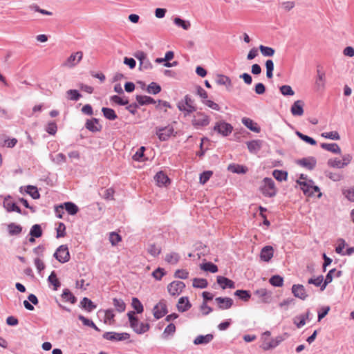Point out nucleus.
Returning a JSON list of instances; mask_svg holds the SVG:
<instances>
[{
  "instance_id": "obj_1",
  "label": "nucleus",
  "mask_w": 354,
  "mask_h": 354,
  "mask_svg": "<svg viewBox=\"0 0 354 354\" xmlns=\"http://www.w3.org/2000/svg\"><path fill=\"white\" fill-rule=\"evenodd\" d=\"M177 107L179 111L183 112L185 117L189 116L191 113L196 111L194 100L189 95H185L183 99L178 102Z\"/></svg>"
},
{
  "instance_id": "obj_2",
  "label": "nucleus",
  "mask_w": 354,
  "mask_h": 354,
  "mask_svg": "<svg viewBox=\"0 0 354 354\" xmlns=\"http://www.w3.org/2000/svg\"><path fill=\"white\" fill-rule=\"evenodd\" d=\"M259 189L264 196L268 198L275 196L277 193L274 180L268 177H266L263 179Z\"/></svg>"
},
{
  "instance_id": "obj_3",
  "label": "nucleus",
  "mask_w": 354,
  "mask_h": 354,
  "mask_svg": "<svg viewBox=\"0 0 354 354\" xmlns=\"http://www.w3.org/2000/svg\"><path fill=\"white\" fill-rule=\"evenodd\" d=\"M156 134L158 139L163 142L168 140L171 136H176V132L171 124L165 127H156Z\"/></svg>"
},
{
  "instance_id": "obj_4",
  "label": "nucleus",
  "mask_w": 354,
  "mask_h": 354,
  "mask_svg": "<svg viewBox=\"0 0 354 354\" xmlns=\"http://www.w3.org/2000/svg\"><path fill=\"white\" fill-rule=\"evenodd\" d=\"M209 122V116L201 111L196 112L192 120V124L196 129L207 127Z\"/></svg>"
},
{
  "instance_id": "obj_5",
  "label": "nucleus",
  "mask_w": 354,
  "mask_h": 354,
  "mask_svg": "<svg viewBox=\"0 0 354 354\" xmlns=\"http://www.w3.org/2000/svg\"><path fill=\"white\" fill-rule=\"evenodd\" d=\"M53 257L61 263L68 262L71 256L67 245H61L59 246L53 254Z\"/></svg>"
},
{
  "instance_id": "obj_6",
  "label": "nucleus",
  "mask_w": 354,
  "mask_h": 354,
  "mask_svg": "<svg viewBox=\"0 0 354 354\" xmlns=\"http://www.w3.org/2000/svg\"><path fill=\"white\" fill-rule=\"evenodd\" d=\"M213 130L223 137L228 136L233 131V127L231 124L221 120L215 123Z\"/></svg>"
},
{
  "instance_id": "obj_7",
  "label": "nucleus",
  "mask_w": 354,
  "mask_h": 354,
  "mask_svg": "<svg viewBox=\"0 0 354 354\" xmlns=\"http://www.w3.org/2000/svg\"><path fill=\"white\" fill-rule=\"evenodd\" d=\"M102 337L104 339L112 342H120L127 340L130 338V334L128 333H117L113 331L105 332Z\"/></svg>"
},
{
  "instance_id": "obj_8",
  "label": "nucleus",
  "mask_w": 354,
  "mask_h": 354,
  "mask_svg": "<svg viewBox=\"0 0 354 354\" xmlns=\"http://www.w3.org/2000/svg\"><path fill=\"white\" fill-rule=\"evenodd\" d=\"M168 313L167 301L164 299L155 305L153 309V316L156 319H160Z\"/></svg>"
},
{
  "instance_id": "obj_9",
  "label": "nucleus",
  "mask_w": 354,
  "mask_h": 354,
  "mask_svg": "<svg viewBox=\"0 0 354 354\" xmlns=\"http://www.w3.org/2000/svg\"><path fill=\"white\" fill-rule=\"evenodd\" d=\"M185 288V283L180 281H174L168 284V292L173 297L178 296Z\"/></svg>"
},
{
  "instance_id": "obj_10",
  "label": "nucleus",
  "mask_w": 354,
  "mask_h": 354,
  "mask_svg": "<svg viewBox=\"0 0 354 354\" xmlns=\"http://www.w3.org/2000/svg\"><path fill=\"white\" fill-rule=\"evenodd\" d=\"M297 164L308 170H313L317 165V159L314 156H308L297 160Z\"/></svg>"
},
{
  "instance_id": "obj_11",
  "label": "nucleus",
  "mask_w": 354,
  "mask_h": 354,
  "mask_svg": "<svg viewBox=\"0 0 354 354\" xmlns=\"http://www.w3.org/2000/svg\"><path fill=\"white\" fill-rule=\"evenodd\" d=\"M3 206L8 212H16L17 213H21V208L12 200V197L10 195L4 197Z\"/></svg>"
},
{
  "instance_id": "obj_12",
  "label": "nucleus",
  "mask_w": 354,
  "mask_h": 354,
  "mask_svg": "<svg viewBox=\"0 0 354 354\" xmlns=\"http://www.w3.org/2000/svg\"><path fill=\"white\" fill-rule=\"evenodd\" d=\"M297 183L300 185L301 189L304 192V195L310 197L313 196V192H310L312 187L315 185L313 180L308 179L304 181L297 180Z\"/></svg>"
},
{
  "instance_id": "obj_13",
  "label": "nucleus",
  "mask_w": 354,
  "mask_h": 354,
  "mask_svg": "<svg viewBox=\"0 0 354 354\" xmlns=\"http://www.w3.org/2000/svg\"><path fill=\"white\" fill-rule=\"evenodd\" d=\"M254 294L260 299L261 303L270 304L272 301V292L266 288L258 289Z\"/></svg>"
},
{
  "instance_id": "obj_14",
  "label": "nucleus",
  "mask_w": 354,
  "mask_h": 354,
  "mask_svg": "<svg viewBox=\"0 0 354 354\" xmlns=\"http://www.w3.org/2000/svg\"><path fill=\"white\" fill-rule=\"evenodd\" d=\"M85 127L92 133L99 132L102 129V125L99 124V120L95 118L87 119L85 123Z\"/></svg>"
},
{
  "instance_id": "obj_15",
  "label": "nucleus",
  "mask_w": 354,
  "mask_h": 354,
  "mask_svg": "<svg viewBox=\"0 0 354 354\" xmlns=\"http://www.w3.org/2000/svg\"><path fill=\"white\" fill-rule=\"evenodd\" d=\"M82 53L77 51L75 53L71 54L66 61L63 64V66L68 67H73L77 65L82 59Z\"/></svg>"
},
{
  "instance_id": "obj_16",
  "label": "nucleus",
  "mask_w": 354,
  "mask_h": 354,
  "mask_svg": "<svg viewBox=\"0 0 354 354\" xmlns=\"http://www.w3.org/2000/svg\"><path fill=\"white\" fill-rule=\"evenodd\" d=\"M292 292L295 297L301 300H305L308 297L304 286L301 284H294L292 286Z\"/></svg>"
},
{
  "instance_id": "obj_17",
  "label": "nucleus",
  "mask_w": 354,
  "mask_h": 354,
  "mask_svg": "<svg viewBox=\"0 0 354 354\" xmlns=\"http://www.w3.org/2000/svg\"><path fill=\"white\" fill-rule=\"evenodd\" d=\"M216 282L223 290L226 288L233 289L235 288V283L224 276H217Z\"/></svg>"
},
{
  "instance_id": "obj_18",
  "label": "nucleus",
  "mask_w": 354,
  "mask_h": 354,
  "mask_svg": "<svg viewBox=\"0 0 354 354\" xmlns=\"http://www.w3.org/2000/svg\"><path fill=\"white\" fill-rule=\"evenodd\" d=\"M218 304V307L221 310H226L230 308L233 305V299L230 297H218L215 299Z\"/></svg>"
},
{
  "instance_id": "obj_19",
  "label": "nucleus",
  "mask_w": 354,
  "mask_h": 354,
  "mask_svg": "<svg viewBox=\"0 0 354 354\" xmlns=\"http://www.w3.org/2000/svg\"><path fill=\"white\" fill-rule=\"evenodd\" d=\"M274 255V249L271 245L264 246L260 252V258L265 262H268Z\"/></svg>"
},
{
  "instance_id": "obj_20",
  "label": "nucleus",
  "mask_w": 354,
  "mask_h": 354,
  "mask_svg": "<svg viewBox=\"0 0 354 354\" xmlns=\"http://www.w3.org/2000/svg\"><path fill=\"white\" fill-rule=\"evenodd\" d=\"M304 102L302 100H298L295 101L291 108L290 112L294 116H301L304 114Z\"/></svg>"
},
{
  "instance_id": "obj_21",
  "label": "nucleus",
  "mask_w": 354,
  "mask_h": 354,
  "mask_svg": "<svg viewBox=\"0 0 354 354\" xmlns=\"http://www.w3.org/2000/svg\"><path fill=\"white\" fill-rule=\"evenodd\" d=\"M246 145L250 153L257 154L262 147V140H252L246 142Z\"/></svg>"
},
{
  "instance_id": "obj_22",
  "label": "nucleus",
  "mask_w": 354,
  "mask_h": 354,
  "mask_svg": "<svg viewBox=\"0 0 354 354\" xmlns=\"http://www.w3.org/2000/svg\"><path fill=\"white\" fill-rule=\"evenodd\" d=\"M79 306L82 309H83L88 313L93 311L97 308V305L95 304L88 297H83V299L80 301Z\"/></svg>"
},
{
  "instance_id": "obj_23",
  "label": "nucleus",
  "mask_w": 354,
  "mask_h": 354,
  "mask_svg": "<svg viewBox=\"0 0 354 354\" xmlns=\"http://www.w3.org/2000/svg\"><path fill=\"white\" fill-rule=\"evenodd\" d=\"M192 307V304L187 297H181L178 299L177 308L179 312L184 313L187 311Z\"/></svg>"
},
{
  "instance_id": "obj_24",
  "label": "nucleus",
  "mask_w": 354,
  "mask_h": 354,
  "mask_svg": "<svg viewBox=\"0 0 354 354\" xmlns=\"http://www.w3.org/2000/svg\"><path fill=\"white\" fill-rule=\"evenodd\" d=\"M285 339L281 335H279L276 337L274 339H272L270 341L268 342L263 343V348L264 350H270L276 348L278 345L280 344Z\"/></svg>"
},
{
  "instance_id": "obj_25",
  "label": "nucleus",
  "mask_w": 354,
  "mask_h": 354,
  "mask_svg": "<svg viewBox=\"0 0 354 354\" xmlns=\"http://www.w3.org/2000/svg\"><path fill=\"white\" fill-rule=\"evenodd\" d=\"M242 123L250 131L254 132V133H259L260 132V127L258 126V124L254 122L252 120H251L249 118H243Z\"/></svg>"
},
{
  "instance_id": "obj_26",
  "label": "nucleus",
  "mask_w": 354,
  "mask_h": 354,
  "mask_svg": "<svg viewBox=\"0 0 354 354\" xmlns=\"http://www.w3.org/2000/svg\"><path fill=\"white\" fill-rule=\"evenodd\" d=\"M137 104L140 106H145L151 104H155L156 101L148 95H137L136 96Z\"/></svg>"
},
{
  "instance_id": "obj_27",
  "label": "nucleus",
  "mask_w": 354,
  "mask_h": 354,
  "mask_svg": "<svg viewBox=\"0 0 354 354\" xmlns=\"http://www.w3.org/2000/svg\"><path fill=\"white\" fill-rule=\"evenodd\" d=\"M154 178L159 186H166L170 183V179L162 171L157 172Z\"/></svg>"
},
{
  "instance_id": "obj_28",
  "label": "nucleus",
  "mask_w": 354,
  "mask_h": 354,
  "mask_svg": "<svg viewBox=\"0 0 354 354\" xmlns=\"http://www.w3.org/2000/svg\"><path fill=\"white\" fill-rule=\"evenodd\" d=\"M214 339V335L212 334H207L205 335H198L194 339L193 343L195 345L200 344H207Z\"/></svg>"
},
{
  "instance_id": "obj_29",
  "label": "nucleus",
  "mask_w": 354,
  "mask_h": 354,
  "mask_svg": "<svg viewBox=\"0 0 354 354\" xmlns=\"http://www.w3.org/2000/svg\"><path fill=\"white\" fill-rule=\"evenodd\" d=\"M64 209L71 216L75 215L79 212V207L73 202L68 201L62 204Z\"/></svg>"
},
{
  "instance_id": "obj_30",
  "label": "nucleus",
  "mask_w": 354,
  "mask_h": 354,
  "mask_svg": "<svg viewBox=\"0 0 354 354\" xmlns=\"http://www.w3.org/2000/svg\"><path fill=\"white\" fill-rule=\"evenodd\" d=\"M8 232L10 236H17L20 234L23 230L21 225L15 223H10L7 225Z\"/></svg>"
},
{
  "instance_id": "obj_31",
  "label": "nucleus",
  "mask_w": 354,
  "mask_h": 354,
  "mask_svg": "<svg viewBox=\"0 0 354 354\" xmlns=\"http://www.w3.org/2000/svg\"><path fill=\"white\" fill-rule=\"evenodd\" d=\"M228 170L234 174H244L248 171V169L245 165L233 163L228 166Z\"/></svg>"
},
{
  "instance_id": "obj_32",
  "label": "nucleus",
  "mask_w": 354,
  "mask_h": 354,
  "mask_svg": "<svg viewBox=\"0 0 354 354\" xmlns=\"http://www.w3.org/2000/svg\"><path fill=\"white\" fill-rule=\"evenodd\" d=\"M61 297L62 299L66 302H69L72 304H75L77 302V298L68 288L63 290Z\"/></svg>"
},
{
  "instance_id": "obj_33",
  "label": "nucleus",
  "mask_w": 354,
  "mask_h": 354,
  "mask_svg": "<svg viewBox=\"0 0 354 354\" xmlns=\"http://www.w3.org/2000/svg\"><path fill=\"white\" fill-rule=\"evenodd\" d=\"M147 251L153 257H157L161 253L162 248L154 243H149Z\"/></svg>"
},
{
  "instance_id": "obj_34",
  "label": "nucleus",
  "mask_w": 354,
  "mask_h": 354,
  "mask_svg": "<svg viewBox=\"0 0 354 354\" xmlns=\"http://www.w3.org/2000/svg\"><path fill=\"white\" fill-rule=\"evenodd\" d=\"M321 147L335 154L341 153V149L337 143H322Z\"/></svg>"
},
{
  "instance_id": "obj_35",
  "label": "nucleus",
  "mask_w": 354,
  "mask_h": 354,
  "mask_svg": "<svg viewBox=\"0 0 354 354\" xmlns=\"http://www.w3.org/2000/svg\"><path fill=\"white\" fill-rule=\"evenodd\" d=\"M102 113L103 116L109 120H115L118 118L115 111L111 108L102 107Z\"/></svg>"
},
{
  "instance_id": "obj_36",
  "label": "nucleus",
  "mask_w": 354,
  "mask_h": 354,
  "mask_svg": "<svg viewBox=\"0 0 354 354\" xmlns=\"http://www.w3.org/2000/svg\"><path fill=\"white\" fill-rule=\"evenodd\" d=\"M48 282L53 286V290H57L61 286V283L57 277V274L55 270H53L50 274L48 277Z\"/></svg>"
},
{
  "instance_id": "obj_37",
  "label": "nucleus",
  "mask_w": 354,
  "mask_h": 354,
  "mask_svg": "<svg viewBox=\"0 0 354 354\" xmlns=\"http://www.w3.org/2000/svg\"><path fill=\"white\" fill-rule=\"evenodd\" d=\"M180 259V256L178 253L172 252L169 254H166L165 260L169 264L175 265L177 264L178 262Z\"/></svg>"
},
{
  "instance_id": "obj_38",
  "label": "nucleus",
  "mask_w": 354,
  "mask_h": 354,
  "mask_svg": "<svg viewBox=\"0 0 354 354\" xmlns=\"http://www.w3.org/2000/svg\"><path fill=\"white\" fill-rule=\"evenodd\" d=\"M216 82L218 85H224L227 88L232 86V81L230 78L224 75H218L216 77Z\"/></svg>"
},
{
  "instance_id": "obj_39",
  "label": "nucleus",
  "mask_w": 354,
  "mask_h": 354,
  "mask_svg": "<svg viewBox=\"0 0 354 354\" xmlns=\"http://www.w3.org/2000/svg\"><path fill=\"white\" fill-rule=\"evenodd\" d=\"M317 77L315 81V85L317 89H324L325 88V73L321 72L319 69L317 71Z\"/></svg>"
},
{
  "instance_id": "obj_40",
  "label": "nucleus",
  "mask_w": 354,
  "mask_h": 354,
  "mask_svg": "<svg viewBox=\"0 0 354 354\" xmlns=\"http://www.w3.org/2000/svg\"><path fill=\"white\" fill-rule=\"evenodd\" d=\"M234 295L243 301H248L251 298L250 292L246 290H237Z\"/></svg>"
},
{
  "instance_id": "obj_41",
  "label": "nucleus",
  "mask_w": 354,
  "mask_h": 354,
  "mask_svg": "<svg viewBox=\"0 0 354 354\" xmlns=\"http://www.w3.org/2000/svg\"><path fill=\"white\" fill-rule=\"evenodd\" d=\"M174 23L178 27H181L183 30H187L191 27V24L189 21L181 19L179 17H175Z\"/></svg>"
},
{
  "instance_id": "obj_42",
  "label": "nucleus",
  "mask_w": 354,
  "mask_h": 354,
  "mask_svg": "<svg viewBox=\"0 0 354 354\" xmlns=\"http://www.w3.org/2000/svg\"><path fill=\"white\" fill-rule=\"evenodd\" d=\"M201 268L204 271L211 273H216L218 270L217 266L210 261L201 264Z\"/></svg>"
},
{
  "instance_id": "obj_43",
  "label": "nucleus",
  "mask_w": 354,
  "mask_h": 354,
  "mask_svg": "<svg viewBox=\"0 0 354 354\" xmlns=\"http://www.w3.org/2000/svg\"><path fill=\"white\" fill-rule=\"evenodd\" d=\"M113 305L120 313H123L126 309V304L122 299L113 298Z\"/></svg>"
},
{
  "instance_id": "obj_44",
  "label": "nucleus",
  "mask_w": 354,
  "mask_h": 354,
  "mask_svg": "<svg viewBox=\"0 0 354 354\" xmlns=\"http://www.w3.org/2000/svg\"><path fill=\"white\" fill-rule=\"evenodd\" d=\"M26 192L30 195L33 199H39L40 194L37 187L33 185H27L26 187Z\"/></svg>"
},
{
  "instance_id": "obj_45",
  "label": "nucleus",
  "mask_w": 354,
  "mask_h": 354,
  "mask_svg": "<svg viewBox=\"0 0 354 354\" xmlns=\"http://www.w3.org/2000/svg\"><path fill=\"white\" fill-rule=\"evenodd\" d=\"M110 101L113 103L116 104L119 106H125L128 105L129 100L127 98H124L118 95H114L110 97Z\"/></svg>"
},
{
  "instance_id": "obj_46",
  "label": "nucleus",
  "mask_w": 354,
  "mask_h": 354,
  "mask_svg": "<svg viewBox=\"0 0 354 354\" xmlns=\"http://www.w3.org/2000/svg\"><path fill=\"white\" fill-rule=\"evenodd\" d=\"M78 319L80 320L84 326L91 327L96 331H100V329L95 325V324L91 319H89L82 315H80L78 316Z\"/></svg>"
},
{
  "instance_id": "obj_47",
  "label": "nucleus",
  "mask_w": 354,
  "mask_h": 354,
  "mask_svg": "<svg viewBox=\"0 0 354 354\" xmlns=\"http://www.w3.org/2000/svg\"><path fill=\"white\" fill-rule=\"evenodd\" d=\"M43 231L39 224L33 225L29 232V235L33 237L39 238L42 236Z\"/></svg>"
},
{
  "instance_id": "obj_48",
  "label": "nucleus",
  "mask_w": 354,
  "mask_h": 354,
  "mask_svg": "<svg viewBox=\"0 0 354 354\" xmlns=\"http://www.w3.org/2000/svg\"><path fill=\"white\" fill-rule=\"evenodd\" d=\"M272 176L277 180L282 182L287 180L288 172L283 170L275 169L272 171Z\"/></svg>"
},
{
  "instance_id": "obj_49",
  "label": "nucleus",
  "mask_w": 354,
  "mask_h": 354,
  "mask_svg": "<svg viewBox=\"0 0 354 354\" xmlns=\"http://www.w3.org/2000/svg\"><path fill=\"white\" fill-rule=\"evenodd\" d=\"M269 282L274 287H281L283 284V278L279 274H275L270 278Z\"/></svg>"
},
{
  "instance_id": "obj_50",
  "label": "nucleus",
  "mask_w": 354,
  "mask_h": 354,
  "mask_svg": "<svg viewBox=\"0 0 354 354\" xmlns=\"http://www.w3.org/2000/svg\"><path fill=\"white\" fill-rule=\"evenodd\" d=\"M147 92L149 94L156 95L161 91V86L156 82H151L147 87Z\"/></svg>"
},
{
  "instance_id": "obj_51",
  "label": "nucleus",
  "mask_w": 354,
  "mask_h": 354,
  "mask_svg": "<svg viewBox=\"0 0 354 354\" xmlns=\"http://www.w3.org/2000/svg\"><path fill=\"white\" fill-rule=\"evenodd\" d=\"M67 98L69 100L77 101L82 97V94L78 90L70 89L66 91Z\"/></svg>"
},
{
  "instance_id": "obj_52",
  "label": "nucleus",
  "mask_w": 354,
  "mask_h": 354,
  "mask_svg": "<svg viewBox=\"0 0 354 354\" xmlns=\"http://www.w3.org/2000/svg\"><path fill=\"white\" fill-rule=\"evenodd\" d=\"M131 306L137 314H140L144 310V307L141 301L137 297H133Z\"/></svg>"
},
{
  "instance_id": "obj_53",
  "label": "nucleus",
  "mask_w": 354,
  "mask_h": 354,
  "mask_svg": "<svg viewBox=\"0 0 354 354\" xmlns=\"http://www.w3.org/2000/svg\"><path fill=\"white\" fill-rule=\"evenodd\" d=\"M335 272H336V269L333 268V269L330 270L329 272L326 274L324 281V283L321 286V290H324L326 288V287L327 286V285L333 281V273H335Z\"/></svg>"
},
{
  "instance_id": "obj_54",
  "label": "nucleus",
  "mask_w": 354,
  "mask_h": 354,
  "mask_svg": "<svg viewBox=\"0 0 354 354\" xmlns=\"http://www.w3.org/2000/svg\"><path fill=\"white\" fill-rule=\"evenodd\" d=\"M296 135L301 140H303L304 142H306V143H308V144H309L310 145H315L317 144V142H316V140L314 138H311V137H310V136H308L307 135H305V134L302 133L300 131H296Z\"/></svg>"
},
{
  "instance_id": "obj_55",
  "label": "nucleus",
  "mask_w": 354,
  "mask_h": 354,
  "mask_svg": "<svg viewBox=\"0 0 354 354\" xmlns=\"http://www.w3.org/2000/svg\"><path fill=\"white\" fill-rule=\"evenodd\" d=\"M261 54L265 57H272L274 54V49L272 47L260 45L259 47Z\"/></svg>"
},
{
  "instance_id": "obj_56",
  "label": "nucleus",
  "mask_w": 354,
  "mask_h": 354,
  "mask_svg": "<svg viewBox=\"0 0 354 354\" xmlns=\"http://www.w3.org/2000/svg\"><path fill=\"white\" fill-rule=\"evenodd\" d=\"M208 285L207 279L202 278H195L193 281V286L197 288H205Z\"/></svg>"
},
{
  "instance_id": "obj_57",
  "label": "nucleus",
  "mask_w": 354,
  "mask_h": 354,
  "mask_svg": "<svg viewBox=\"0 0 354 354\" xmlns=\"http://www.w3.org/2000/svg\"><path fill=\"white\" fill-rule=\"evenodd\" d=\"M104 323L111 324V322H113L114 317H115L113 309L109 308V309L104 310Z\"/></svg>"
},
{
  "instance_id": "obj_58",
  "label": "nucleus",
  "mask_w": 354,
  "mask_h": 354,
  "mask_svg": "<svg viewBox=\"0 0 354 354\" xmlns=\"http://www.w3.org/2000/svg\"><path fill=\"white\" fill-rule=\"evenodd\" d=\"M50 158L53 162L56 163L57 165H61L62 163L66 162V157L62 153L57 154L55 157L50 155Z\"/></svg>"
},
{
  "instance_id": "obj_59",
  "label": "nucleus",
  "mask_w": 354,
  "mask_h": 354,
  "mask_svg": "<svg viewBox=\"0 0 354 354\" xmlns=\"http://www.w3.org/2000/svg\"><path fill=\"white\" fill-rule=\"evenodd\" d=\"M153 68V65L149 58L147 57L144 59L141 60L139 64V70H149Z\"/></svg>"
},
{
  "instance_id": "obj_60",
  "label": "nucleus",
  "mask_w": 354,
  "mask_h": 354,
  "mask_svg": "<svg viewBox=\"0 0 354 354\" xmlns=\"http://www.w3.org/2000/svg\"><path fill=\"white\" fill-rule=\"evenodd\" d=\"M281 93L284 96H292L295 94L292 87L289 85H283L279 87Z\"/></svg>"
},
{
  "instance_id": "obj_61",
  "label": "nucleus",
  "mask_w": 354,
  "mask_h": 354,
  "mask_svg": "<svg viewBox=\"0 0 354 354\" xmlns=\"http://www.w3.org/2000/svg\"><path fill=\"white\" fill-rule=\"evenodd\" d=\"M213 172L212 171H205L200 174L199 182L201 184H205L212 176Z\"/></svg>"
},
{
  "instance_id": "obj_62",
  "label": "nucleus",
  "mask_w": 354,
  "mask_h": 354,
  "mask_svg": "<svg viewBox=\"0 0 354 354\" xmlns=\"http://www.w3.org/2000/svg\"><path fill=\"white\" fill-rule=\"evenodd\" d=\"M327 163L329 167L333 168L342 169L344 167L342 161L337 158L329 159Z\"/></svg>"
},
{
  "instance_id": "obj_63",
  "label": "nucleus",
  "mask_w": 354,
  "mask_h": 354,
  "mask_svg": "<svg viewBox=\"0 0 354 354\" xmlns=\"http://www.w3.org/2000/svg\"><path fill=\"white\" fill-rule=\"evenodd\" d=\"M46 131L50 135L54 136L57 131V126L55 122H49L46 127Z\"/></svg>"
},
{
  "instance_id": "obj_64",
  "label": "nucleus",
  "mask_w": 354,
  "mask_h": 354,
  "mask_svg": "<svg viewBox=\"0 0 354 354\" xmlns=\"http://www.w3.org/2000/svg\"><path fill=\"white\" fill-rule=\"evenodd\" d=\"M121 240V236L117 232H112L110 233L109 241L112 245H116Z\"/></svg>"
}]
</instances>
